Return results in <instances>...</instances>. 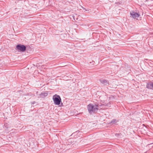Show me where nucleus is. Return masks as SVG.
Masks as SVG:
<instances>
[{
	"instance_id": "obj_13",
	"label": "nucleus",
	"mask_w": 153,
	"mask_h": 153,
	"mask_svg": "<svg viewBox=\"0 0 153 153\" xmlns=\"http://www.w3.org/2000/svg\"><path fill=\"white\" fill-rule=\"evenodd\" d=\"M85 11H88V10H85Z\"/></svg>"
},
{
	"instance_id": "obj_8",
	"label": "nucleus",
	"mask_w": 153,
	"mask_h": 153,
	"mask_svg": "<svg viewBox=\"0 0 153 153\" xmlns=\"http://www.w3.org/2000/svg\"><path fill=\"white\" fill-rule=\"evenodd\" d=\"M14 132L15 133H17V130L15 129H13L12 130L11 132H10L11 135H14L13 134Z\"/></svg>"
},
{
	"instance_id": "obj_14",
	"label": "nucleus",
	"mask_w": 153,
	"mask_h": 153,
	"mask_svg": "<svg viewBox=\"0 0 153 153\" xmlns=\"http://www.w3.org/2000/svg\"><path fill=\"white\" fill-rule=\"evenodd\" d=\"M61 105H62H62H63V104H62V103H61Z\"/></svg>"
},
{
	"instance_id": "obj_10",
	"label": "nucleus",
	"mask_w": 153,
	"mask_h": 153,
	"mask_svg": "<svg viewBox=\"0 0 153 153\" xmlns=\"http://www.w3.org/2000/svg\"><path fill=\"white\" fill-rule=\"evenodd\" d=\"M7 125H8V124L7 123H5L4 124V126H5L7 128H8V127L7 126Z\"/></svg>"
},
{
	"instance_id": "obj_3",
	"label": "nucleus",
	"mask_w": 153,
	"mask_h": 153,
	"mask_svg": "<svg viewBox=\"0 0 153 153\" xmlns=\"http://www.w3.org/2000/svg\"><path fill=\"white\" fill-rule=\"evenodd\" d=\"M16 48L19 51L24 52L26 50V47L24 45H18L16 46Z\"/></svg>"
},
{
	"instance_id": "obj_6",
	"label": "nucleus",
	"mask_w": 153,
	"mask_h": 153,
	"mask_svg": "<svg viewBox=\"0 0 153 153\" xmlns=\"http://www.w3.org/2000/svg\"><path fill=\"white\" fill-rule=\"evenodd\" d=\"M146 87L150 89H152L153 88V82H150L147 84Z\"/></svg>"
},
{
	"instance_id": "obj_1",
	"label": "nucleus",
	"mask_w": 153,
	"mask_h": 153,
	"mask_svg": "<svg viewBox=\"0 0 153 153\" xmlns=\"http://www.w3.org/2000/svg\"><path fill=\"white\" fill-rule=\"evenodd\" d=\"M110 104V102L106 104L104 102H100L96 100L93 102V103H90L87 105V109L90 114L95 113L98 110L100 109L104 106H108Z\"/></svg>"
},
{
	"instance_id": "obj_7",
	"label": "nucleus",
	"mask_w": 153,
	"mask_h": 153,
	"mask_svg": "<svg viewBox=\"0 0 153 153\" xmlns=\"http://www.w3.org/2000/svg\"><path fill=\"white\" fill-rule=\"evenodd\" d=\"M48 94L46 92H42L39 94L40 97L42 98H44L48 96Z\"/></svg>"
},
{
	"instance_id": "obj_11",
	"label": "nucleus",
	"mask_w": 153,
	"mask_h": 153,
	"mask_svg": "<svg viewBox=\"0 0 153 153\" xmlns=\"http://www.w3.org/2000/svg\"><path fill=\"white\" fill-rule=\"evenodd\" d=\"M35 103V102L33 101L31 103L32 104H34Z\"/></svg>"
},
{
	"instance_id": "obj_2",
	"label": "nucleus",
	"mask_w": 153,
	"mask_h": 153,
	"mask_svg": "<svg viewBox=\"0 0 153 153\" xmlns=\"http://www.w3.org/2000/svg\"><path fill=\"white\" fill-rule=\"evenodd\" d=\"M53 100L55 105H59L61 102V99L60 96L57 94H55L53 96Z\"/></svg>"
},
{
	"instance_id": "obj_12",
	"label": "nucleus",
	"mask_w": 153,
	"mask_h": 153,
	"mask_svg": "<svg viewBox=\"0 0 153 153\" xmlns=\"http://www.w3.org/2000/svg\"><path fill=\"white\" fill-rule=\"evenodd\" d=\"M82 9L84 10H85V8L83 7H82Z\"/></svg>"
},
{
	"instance_id": "obj_9",
	"label": "nucleus",
	"mask_w": 153,
	"mask_h": 153,
	"mask_svg": "<svg viewBox=\"0 0 153 153\" xmlns=\"http://www.w3.org/2000/svg\"><path fill=\"white\" fill-rule=\"evenodd\" d=\"M118 122L117 121H116V120L115 119H113L112 120L110 123H109V124H113L115 123H117Z\"/></svg>"
},
{
	"instance_id": "obj_4",
	"label": "nucleus",
	"mask_w": 153,
	"mask_h": 153,
	"mask_svg": "<svg viewBox=\"0 0 153 153\" xmlns=\"http://www.w3.org/2000/svg\"><path fill=\"white\" fill-rule=\"evenodd\" d=\"M130 14L131 16L134 19L138 17L140 15L139 14L134 12H132L130 13Z\"/></svg>"
},
{
	"instance_id": "obj_5",
	"label": "nucleus",
	"mask_w": 153,
	"mask_h": 153,
	"mask_svg": "<svg viewBox=\"0 0 153 153\" xmlns=\"http://www.w3.org/2000/svg\"><path fill=\"white\" fill-rule=\"evenodd\" d=\"M101 83L105 85H109V82L107 80L102 79L100 80Z\"/></svg>"
}]
</instances>
